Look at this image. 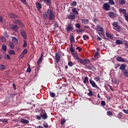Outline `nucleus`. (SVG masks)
<instances>
[{
	"instance_id": "obj_1",
	"label": "nucleus",
	"mask_w": 128,
	"mask_h": 128,
	"mask_svg": "<svg viewBox=\"0 0 128 128\" xmlns=\"http://www.w3.org/2000/svg\"><path fill=\"white\" fill-rule=\"evenodd\" d=\"M44 18L45 20H53L54 19V13L52 10L50 9L45 12L43 14Z\"/></svg>"
},
{
	"instance_id": "obj_2",
	"label": "nucleus",
	"mask_w": 128,
	"mask_h": 128,
	"mask_svg": "<svg viewBox=\"0 0 128 128\" xmlns=\"http://www.w3.org/2000/svg\"><path fill=\"white\" fill-rule=\"evenodd\" d=\"M112 26H113L114 30H116V32H120L122 30V28H120V26L118 25V22H114L112 23Z\"/></svg>"
},
{
	"instance_id": "obj_3",
	"label": "nucleus",
	"mask_w": 128,
	"mask_h": 128,
	"mask_svg": "<svg viewBox=\"0 0 128 128\" xmlns=\"http://www.w3.org/2000/svg\"><path fill=\"white\" fill-rule=\"evenodd\" d=\"M96 30L97 32H98V34H100V36H104V28L102 27H101L100 26L98 25L96 26Z\"/></svg>"
},
{
	"instance_id": "obj_4",
	"label": "nucleus",
	"mask_w": 128,
	"mask_h": 128,
	"mask_svg": "<svg viewBox=\"0 0 128 128\" xmlns=\"http://www.w3.org/2000/svg\"><path fill=\"white\" fill-rule=\"evenodd\" d=\"M40 116H41L43 120H46V118H48V114L44 110L42 109L40 110Z\"/></svg>"
},
{
	"instance_id": "obj_5",
	"label": "nucleus",
	"mask_w": 128,
	"mask_h": 128,
	"mask_svg": "<svg viewBox=\"0 0 128 128\" xmlns=\"http://www.w3.org/2000/svg\"><path fill=\"white\" fill-rule=\"evenodd\" d=\"M90 83L92 86L93 88H97V90H100V87L96 85V82L94 81V80L92 79H90Z\"/></svg>"
},
{
	"instance_id": "obj_6",
	"label": "nucleus",
	"mask_w": 128,
	"mask_h": 128,
	"mask_svg": "<svg viewBox=\"0 0 128 128\" xmlns=\"http://www.w3.org/2000/svg\"><path fill=\"white\" fill-rule=\"evenodd\" d=\"M103 9L106 11L110 10V5L108 2L104 3L103 6Z\"/></svg>"
},
{
	"instance_id": "obj_7",
	"label": "nucleus",
	"mask_w": 128,
	"mask_h": 128,
	"mask_svg": "<svg viewBox=\"0 0 128 128\" xmlns=\"http://www.w3.org/2000/svg\"><path fill=\"white\" fill-rule=\"evenodd\" d=\"M78 62H80L82 64L84 65V64H86L88 62H89L90 60H88V59L82 60V59L80 58L79 59H78Z\"/></svg>"
},
{
	"instance_id": "obj_8",
	"label": "nucleus",
	"mask_w": 128,
	"mask_h": 128,
	"mask_svg": "<svg viewBox=\"0 0 128 128\" xmlns=\"http://www.w3.org/2000/svg\"><path fill=\"white\" fill-rule=\"evenodd\" d=\"M10 28L11 30H14L15 32H18V25L11 24Z\"/></svg>"
},
{
	"instance_id": "obj_9",
	"label": "nucleus",
	"mask_w": 128,
	"mask_h": 128,
	"mask_svg": "<svg viewBox=\"0 0 128 128\" xmlns=\"http://www.w3.org/2000/svg\"><path fill=\"white\" fill-rule=\"evenodd\" d=\"M67 18L72 20H74V18H76V15L72 12H70V14L67 16Z\"/></svg>"
},
{
	"instance_id": "obj_10",
	"label": "nucleus",
	"mask_w": 128,
	"mask_h": 128,
	"mask_svg": "<svg viewBox=\"0 0 128 128\" xmlns=\"http://www.w3.org/2000/svg\"><path fill=\"white\" fill-rule=\"evenodd\" d=\"M66 32H70L72 30H74V26L72 25V24H70L66 27Z\"/></svg>"
},
{
	"instance_id": "obj_11",
	"label": "nucleus",
	"mask_w": 128,
	"mask_h": 128,
	"mask_svg": "<svg viewBox=\"0 0 128 128\" xmlns=\"http://www.w3.org/2000/svg\"><path fill=\"white\" fill-rule=\"evenodd\" d=\"M108 16L111 18H116V14L112 12H110L108 13Z\"/></svg>"
},
{
	"instance_id": "obj_12",
	"label": "nucleus",
	"mask_w": 128,
	"mask_h": 128,
	"mask_svg": "<svg viewBox=\"0 0 128 128\" xmlns=\"http://www.w3.org/2000/svg\"><path fill=\"white\" fill-rule=\"evenodd\" d=\"M42 60H44V54H41V55L37 62L38 66L42 62Z\"/></svg>"
},
{
	"instance_id": "obj_13",
	"label": "nucleus",
	"mask_w": 128,
	"mask_h": 128,
	"mask_svg": "<svg viewBox=\"0 0 128 128\" xmlns=\"http://www.w3.org/2000/svg\"><path fill=\"white\" fill-rule=\"evenodd\" d=\"M119 12H120V14H124V16L125 15H126V14H127L126 10L124 8H120Z\"/></svg>"
},
{
	"instance_id": "obj_14",
	"label": "nucleus",
	"mask_w": 128,
	"mask_h": 128,
	"mask_svg": "<svg viewBox=\"0 0 128 128\" xmlns=\"http://www.w3.org/2000/svg\"><path fill=\"white\" fill-rule=\"evenodd\" d=\"M20 34H21L22 36H23V38L25 40H26V31H24V30H21Z\"/></svg>"
},
{
	"instance_id": "obj_15",
	"label": "nucleus",
	"mask_w": 128,
	"mask_h": 128,
	"mask_svg": "<svg viewBox=\"0 0 128 128\" xmlns=\"http://www.w3.org/2000/svg\"><path fill=\"white\" fill-rule=\"evenodd\" d=\"M116 60L118 62H126V60L120 56L117 57Z\"/></svg>"
},
{
	"instance_id": "obj_16",
	"label": "nucleus",
	"mask_w": 128,
	"mask_h": 128,
	"mask_svg": "<svg viewBox=\"0 0 128 128\" xmlns=\"http://www.w3.org/2000/svg\"><path fill=\"white\" fill-rule=\"evenodd\" d=\"M36 8L38 10H42V4L40 2L36 3Z\"/></svg>"
},
{
	"instance_id": "obj_17",
	"label": "nucleus",
	"mask_w": 128,
	"mask_h": 128,
	"mask_svg": "<svg viewBox=\"0 0 128 128\" xmlns=\"http://www.w3.org/2000/svg\"><path fill=\"white\" fill-rule=\"evenodd\" d=\"M43 2L46 4V6H50L52 4V0H43Z\"/></svg>"
},
{
	"instance_id": "obj_18",
	"label": "nucleus",
	"mask_w": 128,
	"mask_h": 128,
	"mask_svg": "<svg viewBox=\"0 0 128 128\" xmlns=\"http://www.w3.org/2000/svg\"><path fill=\"white\" fill-rule=\"evenodd\" d=\"M72 12L73 13V14H74V16H78V12L76 10V8H72Z\"/></svg>"
},
{
	"instance_id": "obj_19",
	"label": "nucleus",
	"mask_w": 128,
	"mask_h": 128,
	"mask_svg": "<svg viewBox=\"0 0 128 128\" xmlns=\"http://www.w3.org/2000/svg\"><path fill=\"white\" fill-rule=\"evenodd\" d=\"M117 1L118 4H120V6H122L126 4V0H117Z\"/></svg>"
},
{
	"instance_id": "obj_20",
	"label": "nucleus",
	"mask_w": 128,
	"mask_h": 128,
	"mask_svg": "<svg viewBox=\"0 0 128 128\" xmlns=\"http://www.w3.org/2000/svg\"><path fill=\"white\" fill-rule=\"evenodd\" d=\"M126 64H122L120 66V70L122 72V71L124 70H126Z\"/></svg>"
},
{
	"instance_id": "obj_21",
	"label": "nucleus",
	"mask_w": 128,
	"mask_h": 128,
	"mask_svg": "<svg viewBox=\"0 0 128 128\" xmlns=\"http://www.w3.org/2000/svg\"><path fill=\"white\" fill-rule=\"evenodd\" d=\"M106 36L108 38H110V40H112L114 38L112 37V34H108V32H106Z\"/></svg>"
},
{
	"instance_id": "obj_22",
	"label": "nucleus",
	"mask_w": 128,
	"mask_h": 128,
	"mask_svg": "<svg viewBox=\"0 0 128 128\" xmlns=\"http://www.w3.org/2000/svg\"><path fill=\"white\" fill-rule=\"evenodd\" d=\"M56 62H58L60 60V56L58 54H56L55 56Z\"/></svg>"
},
{
	"instance_id": "obj_23",
	"label": "nucleus",
	"mask_w": 128,
	"mask_h": 128,
	"mask_svg": "<svg viewBox=\"0 0 128 128\" xmlns=\"http://www.w3.org/2000/svg\"><path fill=\"white\" fill-rule=\"evenodd\" d=\"M20 122L22 124H28V122H30V121L27 120L22 118L20 120Z\"/></svg>"
},
{
	"instance_id": "obj_24",
	"label": "nucleus",
	"mask_w": 128,
	"mask_h": 128,
	"mask_svg": "<svg viewBox=\"0 0 128 128\" xmlns=\"http://www.w3.org/2000/svg\"><path fill=\"white\" fill-rule=\"evenodd\" d=\"M76 32H78V34H80V33H82V32H84V28H81V29H76Z\"/></svg>"
},
{
	"instance_id": "obj_25",
	"label": "nucleus",
	"mask_w": 128,
	"mask_h": 128,
	"mask_svg": "<svg viewBox=\"0 0 128 128\" xmlns=\"http://www.w3.org/2000/svg\"><path fill=\"white\" fill-rule=\"evenodd\" d=\"M88 91L89 92L88 94V96H94V94L90 90L88 89Z\"/></svg>"
},
{
	"instance_id": "obj_26",
	"label": "nucleus",
	"mask_w": 128,
	"mask_h": 128,
	"mask_svg": "<svg viewBox=\"0 0 128 128\" xmlns=\"http://www.w3.org/2000/svg\"><path fill=\"white\" fill-rule=\"evenodd\" d=\"M70 40L71 44H74V42H76V40H74V36L72 35L70 36Z\"/></svg>"
},
{
	"instance_id": "obj_27",
	"label": "nucleus",
	"mask_w": 128,
	"mask_h": 128,
	"mask_svg": "<svg viewBox=\"0 0 128 128\" xmlns=\"http://www.w3.org/2000/svg\"><path fill=\"white\" fill-rule=\"evenodd\" d=\"M123 74L126 76V78H128V71L126 70H124L122 71Z\"/></svg>"
},
{
	"instance_id": "obj_28",
	"label": "nucleus",
	"mask_w": 128,
	"mask_h": 128,
	"mask_svg": "<svg viewBox=\"0 0 128 128\" xmlns=\"http://www.w3.org/2000/svg\"><path fill=\"white\" fill-rule=\"evenodd\" d=\"M73 56L74 58H76V60H80V58H78V53L75 52V53H73Z\"/></svg>"
},
{
	"instance_id": "obj_29",
	"label": "nucleus",
	"mask_w": 128,
	"mask_h": 128,
	"mask_svg": "<svg viewBox=\"0 0 128 128\" xmlns=\"http://www.w3.org/2000/svg\"><path fill=\"white\" fill-rule=\"evenodd\" d=\"M116 44H122L124 42L120 40H117L116 41Z\"/></svg>"
},
{
	"instance_id": "obj_30",
	"label": "nucleus",
	"mask_w": 128,
	"mask_h": 128,
	"mask_svg": "<svg viewBox=\"0 0 128 128\" xmlns=\"http://www.w3.org/2000/svg\"><path fill=\"white\" fill-rule=\"evenodd\" d=\"M110 6H114L115 3L114 0H108V3Z\"/></svg>"
},
{
	"instance_id": "obj_31",
	"label": "nucleus",
	"mask_w": 128,
	"mask_h": 128,
	"mask_svg": "<svg viewBox=\"0 0 128 128\" xmlns=\"http://www.w3.org/2000/svg\"><path fill=\"white\" fill-rule=\"evenodd\" d=\"M70 50L71 52H74V44H71V46L70 48Z\"/></svg>"
},
{
	"instance_id": "obj_32",
	"label": "nucleus",
	"mask_w": 128,
	"mask_h": 128,
	"mask_svg": "<svg viewBox=\"0 0 128 128\" xmlns=\"http://www.w3.org/2000/svg\"><path fill=\"white\" fill-rule=\"evenodd\" d=\"M66 120L64 118L62 119H61L60 124L61 126H64V124H66Z\"/></svg>"
},
{
	"instance_id": "obj_33",
	"label": "nucleus",
	"mask_w": 128,
	"mask_h": 128,
	"mask_svg": "<svg viewBox=\"0 0 128 128\" xmlns=\"http://www.w3.org/2000/svg\"><path fill=\"white\" fill-rule=\"evenodd\" d=\"M82 24H87L88 22V20L82 19Z\"/></svg>"
},
{
	"instance_id": "obj_34",
	"label": "nucleus",
	"mask_w": 128,
	"mask_h": 128,
	"mask_svg": "<svg viewBox=\"0 0 128 128\" xmlns=\"http://www.w3.org/2000/svg\"><path fill=\"white\" fill-rule=\"evenodd\" d=\"M84 84H88V76L85 77L84 80Z\"/></svg>"
},
{
	"instance_id": "obj_35",
	"label": "nucleus",
	"mask_w": 128,
	"mask_h": 128,
	"mask_svg": "<svg viewBox=\"0 0 128 128\" xmlns=\"http://www.w3.org/2000/svg\"><path fill=\"white\" fill-rule=\"evenodd\" d=\"M12 41L14 44H18V39L16 37L12 38Z\"/></svg>"
},
{
	"instance_id": "obj_36",
	"label": "nucleus",
	"mask_w": 128,
	"mask_h": 128,
	"mask_svg": "<svg viewBox=\"0 0 128 128\" xmlns=\"http://www.w3.org/2000/svg\"><path fill=\"white\" fill-rule=\"evenodd\" d=\"M10 16L12 18H18V16L14 14H10Z\"/></svg>"
},
{
	"instance_id": "obj_37",
	"label": "nucleus",
	"mask_w": 128,
	"mask_h": 128,
	"mask_svg": "<svg viewBox=\"0 0 128 128\" xmlns=\"http://www.w3.org/2000/svg\"><path fill=\"white\" fill-rule=\"evenodd\" d=\"M70 4L72 6H76V5L78 4L76 3V2L74 1L70 3Z\"/></svg>"
},
{
	"instance_id": "obj_38",
	"label": "nucleus",
	"mask_w": 128,
	"mask_h": 128,
	"mask_svg": "<svg viewBox=\"0 0 128 128\" xmlns=\"http://www.w3.org/2000/svg\"><path fill=\"white\" fill-rule=\"evenodd\" d=\"M20 22V20H13L14 24H19Z\"/></svg>"
},
{
	"instance_id": "obj_39",
	"label": "nucleus",
	"mask_w": 128,
	"mask_h": 128,
	"mask_svg": "<svg viewBox=\"0 0 128 128\" xmlns=\"http://www.w3.org/2000/svg\"><path fill=\"white\" fill-rule=\"evenodd\" d=\"M27 72H32V68H30V66L28 64V68H27Z\"/></svg>"
},
{
	"instance_id": "obj_40",
	"label": "nucleus",
	"mask_w": 128,
	"mask_h": 128,
	"mask_svg": "<svg viewBox=\"0 0 128 128\" xmlns=\"http://www.w3.org/2000/svg\"><path fill=\"white\" fill-rule=\"evenodd\" d=\"M6 66L4 65L0 64V70H6Z\"/></svg>"
},
{
	"instance_id": "obj_41",
	"label": "nucleus",
	"mask_w": 128,
	"mask_h": 128,
	"mask_svg": "<svg viewBox=\"0 0 128 128\" xmlns=\"http://www.w3.org/2000/svg\"><path fill=\"white\" fill-rule=\"evenodd\" d=\"M107 114L110 118H112V112L110 111L107 112Z\"/></svg>"
},
{
	"instance_id": "obj_42",
	"label": "nucleus",
	"mask_w": 128,
	"mask_h": 128,
	"mask_svg": "<svg viewBox=\"0 0 128 128\" xmlns=\"http://www.w3.org/2000/svg\"><path fill=\"white\" fill-rule=\"evenodd\" d=\"M94 80H96V82H100V78L97 76L94 78Z\"/></svg>"
},
{
	"instance_id": "obj_43",
	"label": "nucleus",
	"mask_w": 128,
	"mask_h": 128,
	"mask_svg": "<svg viewBox=\"0 0 128 128\" xmlns=\"http://www.w3.org/2000/svg\"><path fill=\"white\" fill-rule=\"evenodd\" d=\"M9 46H10V48H12V50L14 49V44L12 42H10V45Z\"/></svg>"
},
{
	"instance_id": "obj_44",
	"label": "nucleus",
	"mask_w": 128,
	"mask_h": 128,
	"mask_svg": "<svg viewBox=\"0 0 128 128\" xmlns=\"http://www.w3.org/2000/svg\"><path fill=\"white\" fill-rule=\"evenodd\" d=\"M8 53L10 54H16V52L14 51L13 50H10L8 52Z\"/></svg>"
},
{
	"instance_id": "obj_45",
	"label": "nucleus",
	"mask_w": 128,
	"mask_h": 128,
	"mask_svg": "<svg viewBox=\"0 0 128 128\" xmlns=\"http://www.w3.org/2000/svg\"><path fill=\"white\" fill-rule=\"evenodd\" d=\"M82 26H80V24H76V27L77 28H80V27Z\"/></svg>"
},
{
	"instance_id": "obj_46",
	"label": "nucleus",
	"mask_w": 128,
	"mask_h": 128,
	"mask_svg": "<svg viewBox=\"0 0 128 128\" xmlns=\"http://www.w3.org/2000/svg\"><path fill=\"white\" fill-rule=\"evenodd\" d=\"M50 96L52 98H54V96H56V94L54 92H50Z\"/></svg>"
},
{
	"instance_id": "obj_47",
	"label": "nucleus",
	"mask_w": 128,
	"mask_h": 128,
	"mask_svg": "<svg viewBox=\"0 0 128 128\" xmlns=\"http://www.w3.org/2000/svg\"><path fill=\"white\" fill-rule=\"evenodd\" d=\"M2 48L4 50V52H6V45H2Z\"/></svg>"
},
{
	"instance_id": "obj_48",
	"label": "nucleus",
	"mask_w": 128,
	"mask_h": 128,
	"mask_svg": "<svg viewBox=\"0 0 128 128\" xmlns=\"http://www.w3.org/2000/svg\"><path fill=\"white\" fill-rule=\"evenodd\" d=\"M44 128H48V123L46 122H44L43 124Z\"/></svg>"
},
{
	"instance_id": "obj_49",
	"label": "nucleus",
	"mask_w": 128,
	"mask_h": 128,
	"mask_svg": "<svg viewBox=\"0 0 128 128\" xmlns=\"http://www.w3.org/2000/svg\"><path fill=\"white\" fill-rule=\"evenodd\" d=\"M36 118L37 120H42V116L37 115V116H36Z\"/></svg>"
},
{
	"instance_id": "obj_50",
	"label": "nucleus",
	"mask_w": 128,
	"mask_h": 128,
	"mask_svg": "<svg viewBox=\"0 0 128 128\" xmlns=\"http://www.w3.org/2000/svg\"><path fill=\"white\" fill-rule=\"evenodd\" d=\"M26 52H28V50L24 49V50H23L22 54L24 56V54H26Z\"/></svg>"
},
{
	"instance_id": "obj_51",
	"label": "nucleus",
	"mask_w": 128,
	"mask_h": 128,
	"mask_svg": "<svg viewBox=\"0 0 128 128\" xmlns=\"http://www.w3.org/2000/svg\"><path fill=\"white\" fill-rule=\"evenodd\" d=\"M88 70H92L94 68V66L92 65H90L88 67Z\"/></svg>"
},
{
	"instance_id": "obj_52",
	"label": "nucleus",
	"mask_w": 128,
	"mask_h": 128,
	"mask_svg": "<svg viewBox=\"0 0 128 128\" xmlns=\"http://www.w3.org/2000/svg\"><path fill=\"white\" fill-rule=\"evenodd\" d=\"M2 40L3 42H6V38L4 36H2Z\"/></svg>"
},
{
	"instance_id": "obj_53",
	"label": "nucleus",
	"mask_w": 128,
	"mask_h": 128,
	"mask_svg": "<svg viewBox=\"0 0 128 128\" xmlns=\"http://www.w3.org/2000/svg\"><path fill=\"white\" fill-rule=\"evenodd\" d=\"M18 24H20L21 28H24V24H22V22L20 21V23Z\"/></svg>"
},
{
	"instance_id": "obj_54",
	"label": "nucleus",
	"mask_w": 128,
	"mask_h": 128,
	"mask_svg": "<svg viewBox=\"0 0 128 128\" xmlns=\"http://www.w3.org/2000/svg\"><path fill=\"white\" fill-rule=\"evenodd\" d=\"M101 104H102V106H106V102L102 101Z\"/></svg>"
},
{
	"instance_id": "obj_55",
	"label": "nucleus",
	"mask_w": 128,
	"mask_h": 128,
	"mask_svg": "<svg viewBox=\"0 0 128 128\" xmlns=\"http://www.w3.org/2000/svg\"><path fill=\"white\" fill-rule=\"evenodd\" d=\"M24 54H23L22 53L20 54V56H19V58L20 60L22 58H24Z\"/></svg>"
},
{
	"instance_id": "obj_56",
	"label": "nucleus",
	"mask_w": 128,
	"mask_h": 128,
	"mask_svg": "<svg viewBox=\"0 0 128 128\" xmlns=\"http://www.w3.org/2000/svg\"><path fill=\"white\" fill-rule=\"evenodd\" d=\"M68 66H74V64H72V62H68Z\"/></svg>"
},
{
	"instance_id": "obj_57",
	"label": "nucleus",
	"mask_w": 128,
	"mask_h": 128,
	"mask_svg": "<svg viewBox=\"0 0 128 128\" xmlns=\"http://www.w3.org/2000/svg\"><path fill=\"white\" fill-rule=\"evenodd\" d=\"M24 4H26V0H20Z\"/></svg>"
},
{
	"instance_id": "obj_58",
	"label": "nucleus",
	"mask_w": 128,
	"mask_h": 128,
	"mask_svg": "<svg viewBox=\"0 0 128 128\" xmlns=\"http://www.w3.org/2000/svg\"><path fill=\"white\" fill-rule=\"evenodd\" d=\"M94 58H98V53L96 52L95 55H94Z\"/></svg>"
},
{
	"instance_id": "obj_59",
	"label": "nucleus",
	"mask_w": 128,
	"mask_h": 128,
	"mask_svg": "<svg viewBox=\"0 0 128 128\" xmlns=\"http://www.w3.org/2000/svg\"><path fill=\"white\" fill-rule=\"evenodd\" d=\"M23 46L24 48H26V40H24V44L23 45Z\"/></svg>"
},
{
	"instance_id": "obj_60",
	"label": "nucleus",
	"mask_w": 128,
	"mask_h": 128,
	"mask_svg": "<svg viewBox=\"0 0 128 128\" xmlns=\"http://www.w3.org/2000/svg\"><path fill=\"white\" fill-rule=\"evenodd\" d=\"M123 112H124L125 114H128V110H124Z\"/></svg>"
},
{
	"instance_id": "obj_61",
	"label": "nucleus",
	"mask_w": 128,
	"mask_h": 128,
	"mask_svg": "<svg viewBox=\"0 0 128 128\" xmlns=\"http://www.w3.org/2000/svg\"><path fill=\"white\" fill-rule=\"evenodd\" d=\"M0 122H6V119H0Z\"/></svg>"
},
{
	"instance_id": "obj_62",
	"label": "nucleus",
	"mask_w": 128,
	"mask_h": 128,
	"mask_svg": "<svg viewBox=\"0 0 128 128\" xmlns=\"http://www.w3.org/2000/svg\"><path fill=\"white\" fill-rule=\"evenodd\" d=\"M97 40H102V38L98 36H97Z\"/></svg>"
},
{
	"instance_id": "obj_63",
	"label": "nucleus",
	"mask_w": 128,
	"mask_h": 128,
	"mask_svg": "<svg viewBox=\"0 0 128 128\" xmlns=\"http://www.w3.org/2000/svg\"><path fill=\"white\" fill-rule=\"evenodd\" d=\"M125 46H126V48H128V42H126L125 44H124Z\"/></svg>"
},
{
	"instance_id": "obj_64",
	"label": "nucleus",
	"mask_w": 128,
	"mask_h": 128,
	"mask_svg": "<svg viewBox=\"0 0 128 128\" xmlns=\"http://www.w3.org/2000/svg\"><path fill=\"white\" fill-rule=\"evenodd\" d=\"M2 20H3L2 16H0V22H3Z\"/></svg>"
}]
</instances>
